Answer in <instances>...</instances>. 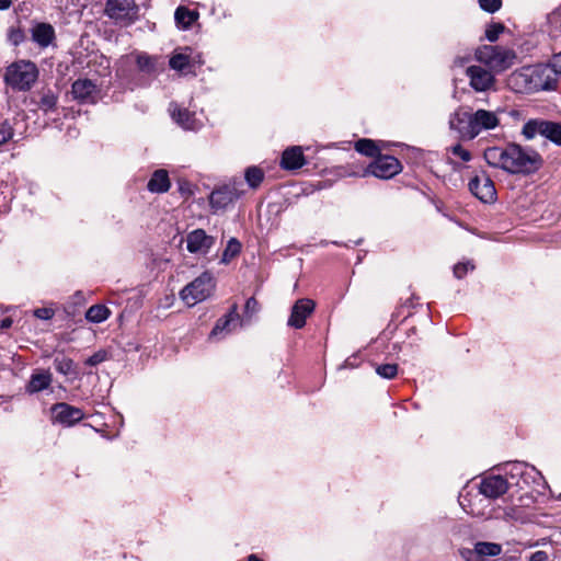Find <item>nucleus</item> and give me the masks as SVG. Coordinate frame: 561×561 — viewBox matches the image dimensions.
<instances>
[{"instance_id": "46", "label": "nucleus", "mask_w": 561, "mask_h": 561, "mask_svg": "<svg viewBox=\"0 0 561 561\" xmlns=\"http://www.w3.org/2000/svg\"><path fill=\"white\" fill-rule=\"evenodd\" d=\"M11 5V0H0V10H5Z\"/></svg>"}, {"instance_id": "48", "label": "nucleus", "mask_w": 561, "mask_h": 561, "mask_svg": "<svg viewBox=\"0 0 561 561\" xmlns=\"http://www.w3.org/2000/svg\"><path fill=\"white\" fill-rule=\"evenodd\" d=\"M455 62L460 65V66H462L463 62H465V59L463 58H457Z\"/></svg>"}, {"instance_id": "43", "label": "nucleus", "mask_w": 561, "mask_h": 561, "mask_svg": "<svg viewBox=\"0 0 561 561\" xmlns=\"http://www.w3.org/2000/svg\"><path fill=\"white\" fill-rule=\"evenodd\" d=\"M35 316L39 319L48 320L54 316V312L48 308H39L35 310Z\"/></svg>"}, {"instance_id": "18", "label": "nucleus", "mask_w": 561, "mask_h": 561, "mask_svg": "<svg viewBox=\"0 0 561 561\" xmlns=\"http://www.w3.org/2000/svg\"><path fill=\"white\" fill-rule=\"evenodd\" d=\"M306 164V158L299 146H293L284 150L280 160V167L284 170H297Z\"/></svg>"}, {"instance_id": "10", "label": "nucleus", "mask_w": 561, "mask_h": 561, "mask_svg": "<svg viewBox=\"0 0 561 561\" xmlns=\"http://www.w3.org/2000/svg\"><path fill=\"white\" fill-rule=\"evenodd\" d=\"M469 191L483 203L496 201V190L493 181L485 174L476 175L469 181Z\"/></svg>"}, {"instance_id": "15", "label": "nucleus", "mask_w": 561, "mask_h": 561, "mask_svg": "<svg viewBox=\"0 0 561 561\" xmlns=\"http://www.w3.org/2000/svg\"><path fill=\"white\" fill-rule=\"evenodd\" d=\"M186 243L190 253L207 254L215 243V238L208 236L203 229H195L187 234Z\"/></svg>"}, {"instance_id": "25", "label": "nucleus", "mask_w": 561, "mask_h": 561, "mask_svg": "<svg viewBox=\"0 0 561 561\" xmlns=\"http://www.w3.org/2000/svg\"><path fill=\"white\" fill-rule=\"evenodd\" d=\"M354 148L357 152L374 159L381 153V148L378 146V142L368 138L357 140Z\"/></svg>"}, {"instance_id": "45", "label": "nucleus", "mask_w": 561, "mask_h": 561, "mask_svg": "<svg viewBox=\"0 0 561 561\" xmlns=\"http://www.w3.org/2000/svg\"><path fill=\"white\" fill-rule=\"evenodd\" d=\"M12 325V319L7 317L0 320V329H9Z\"/></svg>"}, {"instance_id": "42", "label": "nucleus", "mask_w": 561, "mask_h": 561, "mask_svg": "<svg viewBox=\"0 0 561 561\" xmlns=\"http://www.w3.org/2000/svg\"><path fill=\"white\" fill-rule=\"evenodd\" d=\"M451 152L459 157L462 161L467 162L471 160V153L465 149L461 145H456L451 148Z\"/></svg>"}, {"instance_id": "17", "label": "nucleus", "mask_w": 561, "mask_h": 561, "mask_svg": "<svg viewBox=\"0 0 561 561\" xmlns=\"http://www.w3.org/2000/svg\"><path fill=\"white\" fill-rule=\"evenodd\" d=\"M502 546L495 542L479 541L474 545V549H466L461 551V556L467 561H473V557H496L501 554Z\"/></svg>"}, {"instance_id": "22", "label": "nucleus", "mask_w": 561, "mask_h": 561, "mask_svg": "<svg viewBox=\"0 0 561 561\" xmlns=\"http://www.w3.org/2000/svg\"><path fill=\"white\" fill-rule=\"evenodd\" d=\"M32 38L41 47H47L55 39V30L48 23H38L32 28Z\"/></svg>"}, {"instance_id": "19", "label": "nucleus", "mask_w": 561, "mask_h": 561, "mask_svg": "<svg viewBox=\"0 0 561 561\" xmlns=\"http://www.w3.org/2000/svg\"><path fill=\"white\" fill-rule=\"evenodd\" d=\"M53 375L49 370L36 369L25 386V391L30 394L37 393L50 387Z\"/></svg>"}, {"instance_id": "29", "label": "nucleus", "mask_w": 561, "mask_h": 561, "mask_svg": "<svg viewBox=\"0 0 561 561\" xmlns=\"http://www.w3.org/2000/svg\"><path fill=\"white\" fill-rule=\"evenodd\" d=\"M244 176L250 187L257 188L264 180V172L259 167H249Z\"/></svg>"}, {"instance_id": "3", "label": "nucleus", "mask_w": 561, "mask_h": 561, "mask_svg": "<svg viewBox=\"0 0 561 561\" xmlns=\"http://www.w3.org/2000/svg\"><path fill=\"white\" fill-rule=\"evenodd\" d=\"M456 119L459 124L467 123L459 131L468 139H474L482 131L494 129L500 125V118L495 112L482 108L473 113L456 114Z\"/></svg>"}, {"instance_id": "20", "label": "nucleus", "mask_w": 561, "mask_h": 561, "mask_svg": "<svg viewBox=\"0 0 561 561\" xmlns=\"http://www.w3.org/2000/svg\"><path fill=\"white\" fill-rule=\"evenodd\" d=\"M172 118L184 129L193 130L197 126L195 114L187 108L179 107L176 104H171L170 107Z\"/></svg>"}, {"instance_id": "35", "label": "nucleus", "mask_w": 561, "mask_h": 561, "mask_svg": "<svg viewBox=\"0 0 561 561\" xmlns=\"http://www.w3.org/2000/svg\"><path fill=\"white\" fill-rule=\"evenodd\" d=\"M480 8L488 13H495L502 7V0H478Z\"/></svg>"}, {"instance_id": "12", "label": "nucleus", "mask_w": 561, "mask_h": 561, "mask_svg": "<svg viewBox=\"0 0 561 561\" xmlns=\"http://www.w3.org/2000/svg\"><path fill=\"white\" fill-rule=\"evenodd\" d=\"M54 420L65 426H73L84 419V412L65 402L55 403L51 407Z\"/></svg>"}, {"instance_id": "40", "label": "nucleus", "mask_w": 561, "mask_h": 561, "mask_svg": "<svg viewBox=\"0 0 561 561\" xmlns=\"http://www.w3.org/2000/svg\"><path fill=\"white\" fill-rule=\"evenodd\" d=\"M259 311V302L254 297H250L244 306V313L247 317L251 318L254 313Z\"/></svg>"}, {"instance_id": "32", "label": "nucleus", "mask_w": 561, "mask_h": 561, "mask_svg": "<svg viewBox=\"0 0 561 561\" xmlns=\"http://www.w3.org/2000/svg\"><path fill=\"white\" fill-rule=\"evenodd\" d=\"M136 62L138 69L144 72L151 73L156 70V60L148 55H138Z\"/></svg>"}, {"instance_id": "44", "label": "nucleus", "mask_w": 561, "mask_h": 561, "mask_svg": "<svg viewBox=\"0 0 561 561\" xmlns=\"http://www.w3.org/2000/svg\"><path fill=\"white\" fill-rule=\"evenodd\" d=\"M551 65L552 67H554L556 72L561 75V51L559 54L553 55Z\"/></svg>"}, {"instance_id": "1", "label": "nucleus", "mask_w": 561, "mask_h": 561, "mask_svg": "<svg viewBox=\"0 0 561 561\" xmlns=\"http://www.w3.org/2000/svg\"><path fill=\"white\" fill-rule=\"evenodd\" d=\"M483 157L489 165L512 174H529L543 164L541 156L536 150L523 148L515 142L505 147L486 148Z\"/></svg>"}, {"instance_id": "7", "label": "nucleus", "mask_w": 561, "mask_h": 561, "mask_svg": "<svg viewBox=\"0 0 561 561\" xmlns=\"http://www.w3.org/2000/svg\"><path fill=\"white\" fill-rule=\"evenodd\" d=\"M522 135L528 140L540 135L561 147V123L558 122L542 118L529 119L524 124Z\"/></svg>"}, {"instance_id": "8", "label": "nucleus", "mask_w": 561, "mask_h": 561, "mask_svg": "<svg viewBox=\"0 0 561 561\" xmlns=\"http://www.w3.org/2000/svg\"><path fill=\"white\" fill-rule=\"evenodd\" d=\"M402 171L401 162L389 154H378L364 170L363 176L373 175L381 180H389Z\"/></svg>"}, {"instance_id": "31", "label": "nucleus", "mask_w": 561, "mask_h": 561, "mask_svg": "<svg viewBox=\"0 0 561 561\" xmlns=\"http://www.w3.org/2000/svg\"><path fill=\"white\" fill-rule=\"evenodd\" d=\"M169 65L172 69L174 70H178V71H183L185 70L188 65H190V56L188 55H185V54H182V53H179V54H174L170 60H169Z\"/></svg>"}, {"instance_id": "34", "label": "nucleus", "mask_w": 561, "mask_h": 561, "mask_svg": "<svg viewBox=\"0 0 561 561\" xmlns=\"http://www.w3.org/2000/svg\"><path fill=\"white\" fill-rule=\"evenodd\" d=\"M376 373L386 379H392L398 374V365L397 364H381L376 367Z\"/></svg>"}, {"instance_id": "47", "label": "nucleus", "mask_w": 561, "mask_h": 561, "mask_svg": "<svg viewBox=\"0 0 561 561\" xmlns=\"http://www.w3.org/2000/svg\"><path fill=\"white\" fill-rule=\"evenodd\" d=\"M248 561H263L261 558H259L256 554H250L248 557Z\"/></svg>"}, {"instance_id": "27", "label": "nucleus", "mask_w": 561, "mask_h": 561, "mask_svg": "<svg viewBox=\"0 0 561 561\" xmlns=\"http://www.w3.org/2000/svg\"><path fill=\"white\" fill-rule=\"evenodd\" d=\"M111 311L104 305H93L85 312V319L92 323H101L110 317Z\"/></svg>"}, {"instance_id": "5", "label": "nucleus", "mask_w": 561, "mask_h": 561, "mask_svg": "<svg viewBox=\"0 0 561 561\" xmlns=\"http://www.w3.org/2000/svg\"><path fill=\"white\" fill-rule=\"evenodd\" d=\"M474 56L478 61L484 64L491 70L495 71H503L510 68L516 58L514 50L502 46L492 45H483L478 47Z\"/></svg>"}, {"instance_id": "24", "label": "nucleus", "mask_w": 561, "mask_h": 561, "mask_svg": "<svg viewBox=\"0 0 561 561\" xmlns=\"http://www.w3.org/2000/svg\"><path fill=\"white\" fill-rule=\"evenodd\" d=\"M239 319L238 314V306L234 304L230 311L224 317L217 320L215 327L213 328L210 332V336H216L220 334L224 331H230V323L234 320Z\"/></svg>"}, {"instance_id": "11", "label": "nucleus", "mask_w": 561, "mask_h": 561, "mask_svg": "<svg viewBox=\"0 0 561 561\" xmlns=\"http://www.w3.org/2000/svg\"><path fill=\"white\" fill-rule=\"evenodd\" d=\"M71 94L81 104H95L100 89L90 79H77L71 85Z\"/></svg>"}, {"instance_id": "28", "label": "nucleus", "mask_w": 561, "mask_h": 561, "mask_svg": "<svg viewBox=\"0 0 561 561\" xmlns=\"http://www.w3.org/2000/svg\"><path fill=\"white\" fill-rule=\"evenodd\" d=\"M58 96L50 89L43 90L41 92L39 101L37 102L38 107L45 113L56 108Z\"/></svg>"}, {"instance_id": "6", "label": "nucleus", "mask_w": 561, "mask_h": 561, "mask_svg": "<svg viewBox=\"0 0 561 561\" xmlns=\"http://www.w3.org/2000/svg\"><path fill=\"white\" fill-rule=\"evenodd\" d=\"M214 289L215 280L211 274L204 272L180 291V297L187 306H195L207 299Z\"/></svg>"}, {"instance_id": "39", "label": "nucleus", "mask_w": 561, "mask_h": 561, "mask_svg": "<svg viewBox=\"0 0 561 561\" xmlns=\"http://www.w3.org/2000/svg\"><path fill=\"white\" fill-rule=\"evenodd\" d=\"M107 358V353L105 351H99L94 353L92 356L87 358L85 364L89 366H96L103 363Z\"/></svg>"}, {"instance_id": "26", "label": "nucleus", "mask_w": 561, "mask_h": 561, "mask_svg": "<svg viewBox=\"0 0 561 561\" xmlns=\"http://www.w3.org/2000/svg\"><path fill=\"white\" fill-rule=\"evenodd\" d=\"M197 18L198 13L196 11L188 10L185 7H179L174 13L176 25L184 30L191 27Z\"/></svg>"}, {"instance_id": "33", "label": "nucleus", "mask_w": 561, "mask_h": 561, "mask_svg": "<svg viewBox=\"0 0 561 561\" xmlns=\"http://www.w3.org/2000/svg\"><path fill=\"white\" fill-rule=\"evenodd\" d=\"M504 31H505L504 24L493 22L486 26L485 37L489 42H495V41H497L500 34H502Z\"/></svg>"}, {"instance_id": "38", "label": "nucleus", "mask_w": 561, "mask_h": 561, "mask_svg": "<svg viewBox=\"0 0 561 561\" xmlns=\"http://www.w3.org/2000/svg\"><path fill=\"white\" fill-rule=\"evenodd\" d=\"M13 136L12 127L9 123L0 124V146L9 141Z\"/></svg>"}, {"instance_id": "23", "label": "nucleus", "mask_w": 561, "mask_h": 561, "mask_svg": "<svg viewBox=\"0 0 561 561\" xmlns=\"http://www.w3.org/2000/svg\"><path fill=\"white\" fill-rule=\"evenodd\" d=\"M170 179L165 170L159 169L153 172L147 184V188L152 193H164L170 188Z\"/></svg>"}, {"instance_id": "21", "label": "nucleus", "mask_w": 561, "mask_h": 561, "mask_svg": "<svg viewBox=\"0 0 561 561\" xmlns=\"http://www.w3.org/2000/svg\"><path fill=\"white\" fill-rule=\"evenodd\" d=\"M237 198L234 192L228 186L213 191L209 204L213 209H224Z\"/></svg>"}, {"instance_id": "37", "label": "nucleus", "mask_w": 561, "mask_h": 561, "mask_svg": "<svg viewBox=\"0 0 561 561\" xmlns=\"http://www.w3.org/2000/svg\"><path fill=\"white\" fill-rule=\"evenodd\" d=\"M24 37V33L20 27H10L8 31V38L14 46L22 43Z\"/></svg>"}, {"instance_id": "14", "label": "nucleus", "mask_w": 561, "mask_h": 561, "mask_svg": "<svg viewBox=\"0 0 561 561\" xmlns=\"http://www.w3.org/2000/svg\"><path fill=\"white\" fill-rule=\"evenodd\" d=\"M467 77L470 79V87L478 91L483 92L491 89L495 79L491 71L480 67V66H470L466 70Z\"/></svg>"}, {"instance_id": "16", "label": "nucleus", "mask_w": 561, "mask_h": 561, "mask_svg": "<svg viewBox=\"0 0 561 561\" xmlns=\"http://www.w3.org/2000/svg\"><path fill=\"white\" fill-rule=\"evenodd\" d=\"M508 490V482L502 476H489L482 479L479 492L488 499H497Z\"/></svg>"}, {"instance_id": "4", "label": "nucleus", "mask_w": 561, "mask_h": 561, "mask_svg": "<svg viewBox=\"0 0 561 561\" xmlns=\"http://www.w3.org/2000/svg\"><path fill=\"white\" fill-rule=\"evenodd\" d=\"M38 78L36 65L30 60H18L7 67L4 82L13 90L28 91Z\"/></svg>"}, {"instance_id": "36", "label": "nucleus", "mask_w": 561, "mask_h": 561, "mask_svg": "<svg viewBox=\"0 0 561 561\" xmlns=\"http://www.w3.org/2000/svg\"><path fill=\"white\" fill-rule=\"evenodd\" d=\"M54 363H55L56 369L60 374H64V375L69 374L73 366V362L70 358H61V359L56 358Z\"/></svg>"}, {"instance_id": "2", "label": "nucleus", "mask_w": 561, "mask_h": 561, "mask_svg": "<svg viewBox=\"0 0 561 561\" xmlns=\"http://www.w3.org/2000/svg\"><path fill=\"white\" fill-rule=\"evenodd\" d=\"M557 75L558 72L552 66H534L514 72L510 81L517 85L520 91L526 92L554 90L557 88Z\"/></svg>"}, {"instance_id": "13", "label": "nucleus", "mask_w": 561, "mask_h": 561, "mask_svg": "<svg viewBox=\"0 0 561 561\" xmlns=\"http://www.w3.org/2000/svg\"><path fill=\"white\" fill-rule=\"evenodd\" d=\"M314 308L316 304L313 300L309 298L298 299L291 308L287 324L295 329H302L307 318L312 314Z\"/></svg>"}, {"instance_id": "30", "label": "nucleus", "mask_w": 561, "mask_h": 561, "mask_svg": "<svg viewBox=\"0 0 561 561\" xmlns=\"http://www.w3.org/2000/svg\"><path fill=\"white\" fill-rule=\"evenodd\" d=\"M240 251L241 243L236 238H231L224 250L221 262L226 264L229 263L232 259L239 255Z\"/></svg>"}, {"instance_id": "41", "label": "nucleus", "mask_w": 561, "mask_h": 561, "mask_svg": "<svg viewBox=\"0 0 561 561\" xmlns=\"http://www.w3.org/2000/svg\"><path fill=\"white\" fill-rule=\"evenodd\" d=\"M473 265L470 263H458L454 267V274L457 278H462L469 270H473Z\"/></svg>"}, {"instance_id": "9", "label": "nucleus", "mask_w": 561, "mask_h": 561, "mask_svg": "<svg viewBox=\"0 0 561 561\" xmlns=\"http://www.w3.org/2000/svg\"><path fill=\"white\" fill-rule=\"evenodd\" d=\"M106 14L117 21L129 24L138 16V7L135 0H107Z\"/></svg>"}]
</instances>
